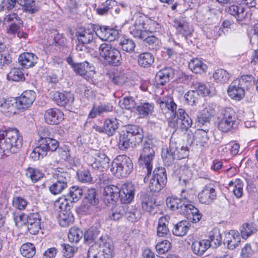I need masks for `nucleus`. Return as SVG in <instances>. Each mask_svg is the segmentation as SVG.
Here are the masks:
<instances>
[{"label": "nucleus", "instance_id": "f257e3e1", "mask_svg": "<svg viewBox=\"0 0 258 258\" xmlns=\"http://www.w3.org/2000/svg\"><path fill=\"white\" fill-rule=\"evenodd\" d=\"M145 20L144 16L135 14L132 20L133 23L130 27V33L135 38L141 39L149 44L156 43L158 38L153 35L154 30L149 26L154 24V22Z\"/></svg>", "mask_w": 258, "mask_h": 258}, {"label": "nucleus", "instance_id": "f03ea898", "mask_svg": "<svg viewBox=\"0 0 258 258\" xmlns=\"http://www.w3.org/2000/svg\"><path fill=\"white\" fill-rule=\"evenodd\" d=\"M23 138L17 128L0 132V153H17L22 147Z\"/></svg>", "mask_w": 258, "mask_h": 258}, {"label": "nucleus", "instance_id": "7ed1b4c3", "mask_svg": "<svg viewBox=\"0 0 258 258\" xmlns=\"http://www.w3.org/2000/svg\"><path fill=\"white\" fill-rule=\"evenodd\" d=\"M113 250L111 240L102 236L89 248L87 258H113Z\"/></svg>", "mask_w": 258, "mask_h": 258}, {"label": "nucleus", "instance_id": "20e7f679", "mask_svg": "<svg viewBox=\"0 0 258 258\" xmlns=\"http://www.w3.org/2000/svg\"><path fill=\"white\" fill-rule=\"evenodd\" d=\"M133 165L131 159L126 155L117 156L112 163L111 171L119 178L125 177L131 172Z\"/></svg>", "mask_w": 258, "mask_h": 258}, {"label": "nucleus", "instance_id": "39448f33", "mask_svg": "<svg viewBox=\"0 0 258 258\" xmlns=\"http://www.w3.org/2000/svg\"><path fill=\"white\" fill-rule=\"evenodd\" d=\"M237 124L238 118L234 110L230 107L223 109L218 123V129L227 133L236 128Z\"/></svg>", "mask_w": 258, "mask_h": 258}, {"label": "nucleus", "instance_id": "423d86ee", "mask_svg": "<svg viewBox=\"0 0 258 258\" xmlns=\"http://www.w3.org/2000/svg\"><path fill=\"white\" fill-rule=\"evenodd\" d=\"M100 56L109 64L118 66L121 63L122 58L119 51L111 44H101L99 47Z\"/></svg>", "mask_w": 258, "mask_h": 258}, {"label": "nucleus", "instance_id": "0eeeda50", "mask_svg": "<svg viewBox=\"0 0 258 258\" xmlns=\"http://www.w3.org/2000/svg\"><path fill=\"white\" fill-rule=\"evenodd\" d=\"M187 156V148L182 146L178 149L175 143H171L166 152L162 154V158L165 163L168 165L171 164L174 159H181Z\"/></svg>", "mask_w": 258, "mask_h": 258}, {"label": "nucleus", "instance_id": "6e6552de", "mask_svg": "<svg viewBox=\"0 0 258 258\" xmlns=\"http://www.w3.org/2000/svg\"><path fill=\"white\" fill-rule=\"evenodd\" d=\"M155 148L150 141L146 142L139 158V163L145 166L148 174L151 173L152 170Z\"/></svg>", "mask_w": 258, "mask_h": 258}, {"label": "nucleus", "instance_id": "1a4fd4ad", "mask_svg": "<svg viewBox=\"0 0 258 258\" xmlns=\"http://www.w3.org/2000/svg\"><path fill=\"white\" fill-rule=\"evenodd\" d=\"M166 181L165 169L163 167L156 168L150 181L149 188L152 191L158 192L164 187Z\"/></svg>", "mask_w": 258, "mask_h": 258}, {"label": "nucleus", "instance_id": "9d476101", "mask_svg": "<svg viewBox=\"0 0 258 258\" xmlns=\"http://www.w3.org/2000/svg\"><path fill=\"white\" fill-rule=\"evenodd\" d=\"M87 162L95 169L103 170L109 167V159L104 153L95 152L87 155Z\"/></svg>", "mask_w": 258, "mask_h": 258}, {"label": "nucleus", "instance_id": "9b49d317", "mask_svg": "<svg viewBox=\"0 0 258 258\" xmlns=\"http://www.w3.org/2000/svg\"><path fill=\"white\" fill-rule=\"evenodd\" d=\"M36 98L35 92L31 90L23 92L21 95L15 98L17 101V108L20 110H25L29 108Z\"/></svg>", "mask_w": 258, "mask_h": 258}, {"label": "nucleus", "instance_id": "f8f14e48", "mask_svg": "<svg viewBox=\"0 0 258 258\" xmlns=\"http://www.w3.org/2000/svg\"><path fill=\"white\" fill-rule=\"evenodd\" d=\"M157 102L159 104L163 113H170L169 118H172L175 117L177 105L172 98L168 97L159 98L157 100Z\"/></svg>", "mask_w": 258, "mask_h": 258}, {"label": "nucleus", "instance_id": "ddd939ff", "mask_svg": "<svg viewBox=\"0 0 258 258\" xmlns=\"http://www.w3.org/2000/svg\"><path fill=\"white\" fill-rule=\"evenodd\" d=\"M216 197L215 189L211 184L205 185L198 195L200 202L207 205L212 203Z\"/></svg>", "mask_w": 258, "mask_h": 258}, {"label": "nucleus", "instance_id": "4468645a", "mask_svg": "<svg viewBox=\"0 0 258 258\" xmlns=\"http://www.w3.org/2000/svg\"><path fill=\"white\" fill-rule=\"evenodd\" d=\"M241 240L240 233L237 231L231 230L225 234L224 244L229 249L233 250L240 245Z\"/></svg>", "mask_w": 258, "mask_h": 258}, {"label": "nucleus", "instance_id": "2eb2a0df", "mask_svg": "<svg viewBox=\"0 0 258 258\" xmlns=\"http://www.w3.org/2000/svg\"><path fill=\"white\" fill-rule=\"evenodd\" d=\"M95 31L96 36L103 41H112L118 35L116 30L105 26H95Z\"/></svg>", "mask_w": 258, "mask_h": 258}, {"label": "nucleus", "instance_id": "dca6fc26", "mask_svg": "<svg viewBox=\"0 0 258 258\" xmlns=\"http://www.w3.org/2000/svg\"><path fill=\"white\" fill-rule=\"evenodd\" d=\"M17 109L15 98H0V111L7 115L15 114L16 113Z\"/></svg>", "mask_w": 258, "mask_h": 258}, {"label": "nucleus", "instance_id": "f3484780", "mask_svg": "<svg viewBox=\"0 0 258 258\" xmlns=\"http://www.w3.org/2000/svg\"><path fill=\"white\" fill-rule=\"evenodd\" d=\"M51 97L59 106H66L71 105L74 101V98L71 93H60L58 91L51 92Z\"/></svg>", "mask_w": 258, "mask_h": 258}, {"label": "nucleus", "instance_id": "a211bd4d", "mask_svg": "<svg viewBox=\"0 0 258 258\" xmlns=\"http://www.w3.org/2000/svg\"><path fill=\"white\" fill-rule=\"evenodd\" d=\"M45 121L49 124H57L63 119V113L57 109L47 110L44 115Z\"/></svg>", "mask_w": 258, "mask_h": 258}, {"label": "nucleus", "instance_id": "6ab92c4d", "mask_svg": "<svg viewBox=\"0 0 258 258\" xmlns=\"http://www.w3.org/2000/svg\"><path fill=\"white\" fill-rule=\"evenodd\" d=\"M227 92L228 95L235 100L242 99L245 95L243 86H242L236 80L230 84L227 89Z\"/></svg>", "mask_w": 258, "mask_h": 258}, {"label": "nucleus", "instance_id": "aec40b11", "mask_svg": "<svg viewBox=\"0 0 258 258\" xmlns=\"http://www.w3.org/2000/svg\"><path fill=\"white\" fill-rule=\"evenodd\" d=\"M40 217L38 213H30L27 216V227L29 232L36 234L41 228Z\"/></svg>", "mask_w": 258, "mask_h": 258}, {"label": "nucleus", "instance_id": "412c9836", "mask_svg": "<svg viewBox=\"0 0 258 258\" xmlns=\"http://www.w3.org/2000/svg\"><path fill=\"white\" fill-rule=\"evenodd\" d=\"M173 26L176 31L184 37L190 35L193 29L184 18H178L174 21Z\"/></svg>", "mask_w": 258, "mask_h": 258}, {"label": "nucleus", "instance_id": "4be33fe9", "mask_svg": "<svg viewBox=\"0 0 258 258\" xmlns=\"http://www.w3.org/2000/svg\"><path fill=\"white\" fill-rule=\"evenodd\" d=\"M225 11L227 13L233 16L238 21L243 20L247 16L248 10L242 6L231 5L227 6Z\"/></svg>", "mask_w": 258, "mask_h": 258}, {"label": "nucleus", "instance_id": "5701e85b", "mask_svg": "<svg viewBox=\"0 0 258 258\" xmlns=\"http://www.w3.org/2000/svg\"><path fill=\"white\" fill-rule=\"evenodd\" d=\"M182 214L187 216L193 223L198 222L202 218L199 210L190 203H186L182 207Z\"/></svg>", "mask_w": 258, "mask_h": 258}, {"label": "nucleus", "instance_id": "b1692460", "mask_svg": "<svg viewBox=\"0 0 258 258\" xmlns=\"http://www.w3.org/2000/svg\"><path fill=\"white\" fill-rule=\"evenodd\" d=\"M135 194V187L131 183H126L122 185L120 189L119 197L123 203H129L134 199Z\"/></svg>", "mask_w": 258, "mask_h": 258}, {"label": "nucleus", "instance_id": "393cba45", "mask_svg": "<svg viewBox=\"0 0 258 258\" xmlns=\"http://www.w3.org/2000/svg\"><path fill=\"white\" fill-rule=\"evenodd\" d=\"M95 27L93 29H80L76 33L79 42L82 44L91 42L95 37Z\"/></svg>", "mask_w": 258, "mask_h": 258}, {"label": "nucleus", "instance_id": "a878e982", "mask_svg": "<svg viewBox=\"0 0 258 258\" xmlns=\"http://www.w3.org/2000/svg\"><path fill=\"white\" fill-rule=\"evenodd\" d=\"M120 188L117 186L110 185L104 188L103 196L104 200L108 203L113 204L119 197Z\"/></svg>", "mask_w": 258, "mask_h": 258}, {"label": "nucleus", "instance_id": "bb28decb", "mask_svg": "<svg viewBox=\"0 0 258 258\" xmlns=\"http://www.w3.org/2000/svg\"><path fill=\"white\" fill-rule=\"evenodd\" d=\"M18 60L21 66L25 68H29L35 65L38 57L34 53L25 52L20 55Z\"/></svg>", "mask_w": 258, "mask_h": 258}, {"label": "nucleus", "instance_id": "cd10ccee", "mask_svg": "<svg viewBox=\"0 0 258 258\" xmlns=\"http://www.w3.org/2000/svg\"><path fill=\"white\" fill-rule=\"evenodd\" d=\"M210 247V242L208 240H196L191 244V250L195 254L201 256Z\"/></svg>", "mask_w": 258, "mask_h": 258}, {"label": "nucleus", "instance_id": "c85d7f7f", "mask_svg": "<svg viewBox=\"0 0 258 258\" xmlns=\"http://www.w3.org/2000/svg\"><path fill=\"white\" fill-rule=\"evenodd\" d=\"M169 217L167 215L161 217L158 221L157 228V235L158 237H165L168 234Z\"/></svg>", "mask_w": 258, "mask_h": 258}, {"label": "nucleus", "instance_id": "c756f323", "mask_svg": "<svg viewBox=\"0 0 258 258\" xmlns=\"http://www.w3.org/2000/svg\"><path fill=\"white\" fill-rule=\"evenodd\" d=\"M173 76V69L168 67L159 71L156 76V79L158 81L159 84L164 85L166 82H168L170 78H172Z\"/></svg>", "mask_w": 258, "mask_h": 258}, {"label": "nucleus", "instance_id": "7c9ffc66", "mask_svg": "<svg viewBox=\"0 0 258 258\" xmlns=\"http://www.w3.org/2000/svg\"><path fill=\"white\" fill-rule=\"evenodd\" d=\"M188 67L190 70L196 74H201L205 72L207 67L200 59L194 58L188 63Z\"/></svg>", "mask_w": 258, "mask_h": 258}, {"label": "nucleus", "instance_id": "2f4dec72", "mask_svg": "<svg viewBox=\"0 0 258 258\" xmlns=\"http://www.w3.org/2000/svg\"><path fill=\"white\" fill-rule=\"evenodd\" d=\"M113 106L110 104H100L97 106H94L90 111L89 116L90 118H94L98 115L112 111Z\"/></svg>", "mask_w": 258, "mask_h": 258}, {"label": "nucleus", "instance_id": "473e14b6", "mask_svg": "<svg viewBox=\"0 0 258 258\" xmlns=\"http://www.w3.org/2000/svg\"><path fill=\"white\" fill-rule=\"evenodd\" d=\"M139 64L143 68H148L151 66L154 61V56L150 52H144L138 56Z\"/></svg>", "mask_w": 258, "mask_h": 258}, {"label": "nucleus", "instance_id": "72a5a7b5", "mask_svg": "<svg viewBox=\"0 0 258 258\" xmlns=\"http://www.w3.org/2000/svg\"><path fill=\"white\" fill-rule=\"evenodd\" d=\"M209 239L210 246L212 244L215 247L220 246L222 239L220 230L217 228H213L209 233Z\"/></svg>", "mask_w": 258, "mask_h": 258}, {"label": "nucleus", "instance_id": "f704fd0d", "mask_svg": "<svg viewBox=\"0 0 258 258\" xmlns=\"http://www.w3.org/2000/svg\"><path fill=\"white\" fill-rule=\"evenodd\" d=\"M229 186H233L232 191L236 198L239 199L243 195V182L241 179L236 178L229 181Z\"/></svg>", "mask_w": 258, "mask_h": 258}, {"label": "nucleus", "instance_id": "c9c22d12", "mask_svg": "<svg viewBox=\"0 0 258 258\" xmlns=\"http://www.w3.org/2000/svg\"><path fill=\"white\" fill-rule=\"evenodd\" d=\"M208 129H200L197 130L194 136V142L198 145L204 146L209 140Z\"/></svg>", "mask_w": 258, "mask_h": 258}, {"label": "nucleus", "instance_id": "e433bc0d", "mask_svg": "<svg viewBox=\"0 0 258 258\" xmlns=\"http://www.w3.org/2000/svg\"><path fill=\"white\" fill-rule=\"evenodd\" d=\"M167 206L172 210H177L178 212L182 214V207L185 206V203H182L181 200L174 197H169L166 199Z\"/></svg>", "mask_w": 258, "mask_h": 258}, {"label": "nucleus", "instance_id": "4c0bfd02", "mask_svg": "<svg viewBox=\"0 0 258 258\" xmlns=\"http://www.w3.org/2000/svg\"><path fill=\"white\" fill-rule=\"evenodd\" d=\"M136 111L140 117H145L153 113L154 105L149 103H141L137 107Z\"/></svg>", "mask_w": 258, "mask_h": 258}, {"label": "nucleus", "instance_id": "58836bf2", "mask_svg": "<svg viewBox=\"0 0 258 258\" xmlns=\"http://www.w3.org/2000/svg\"><path fill=\"white\" fill-rule=\"evenodd\" d=\"M53 177L58 182H66L68 184L70 179V174L61 168H57L53 172Z\"/></svg>", "mask_w": 258, "mask_h": 258}, {"label": "nucleus", "instance_id": "ea45409f", "mask_svg": "<svg viewBox=\"0 0 258 258\" xmlns=\"http://www.w3.org/2000/svg\"><path fill=\"white\" fill-rule=\"evenodd\" d=\"M124 133L128 135L131 138L133 136H136L135 139L137 142H141L143 140L142 129L137 125H128Z\"/></svg>", "mask_w": 258, "mask_h": 258}, {"label": "nucleus", "instance_id": "a19ab883", "mask_svg": "<svg viewBox=\"0 0 258 258\" xmlns=\"http://www.w3.org/2000/svg\"><path fill=\"white\" fill-rule=\"evenodd\" d=\"M105 133L108 136H112L118 127V122L116 119H107L104 122Z\"/></svg>", "mask_w": 258, "mask_h": 258}, {"label": "nucleus", "instance_id": "79ce46f5", "mask_svg": "<svg viewBox=\"0 0 258 258\" xmlns=\"http://www.w3.org/2000/svg\"><path fill=\"white\" fill-rule=\"evenodd\" d=\"M25 175L33 182L35 183L43 178L44 174L37 168L28 167L25 170Z\"/></svg>", "mask_w": 258, "mask_h": 258}, {"label": "nucleus", "instance_id": "37998d69", "mask_svg": "<svg viewBox=\"0 0 258 258\" xmlns=\"http://www.w3.org/2000/svg\"><path fill=\"white\" fill-rule=\"evenodd\" d=\"M213 78L217 83H226L230 78V75L224 69H218L213 74Z\"/></svg>", "mask_w": 258, "mask_h": 258}, {"label": "nucleus", "instance_id": "c03bdc74", "mask_svg": "<svg viewBox=\"0 0 258 258\" xmlns=\"http://www.w3.org/2000/svg\"><path fill=\"white\" fill-rule=\"evenodd\" d=\"M20 250L22 255L27 258L33 257L36 252L34 245L29 242L23 244L20 247Z\"/></svg>", "mask_w": 258, "mask_h": 258}, {"label": "nucleus", "instance_id": "a18cd8bd", "mask_svg": "<svg viewBox=\"0 0 258 258\" xmlns=\"http://www.w3.org/2000/svg\"><path fill=\"white\" fill-rule=\"evenodd\" d=\"M188 223L186 221H182L176 224L172 231L174 235L178 236L185 235L188 230Z\"/></svg>", "mask_w": 258, "mask_h": 258}, {"label": "nucleus", "instance_id": "49530a36", "mask_svg": "<svg viewBox=\"0 0 258 258\" xmlns=\"http://www.w3.org/2000/svg\"><path fill=\"white\" fill-rule=\"evenodd\" d=\"M125 213L124 207L121 205H116L111 209L109 218L112 220H117L120 219Z\"/></svg>", "mask_w": 258, "mask_h": 258}, {"label": "nucleus", "instance_id": "de8ad7c7", "mask_svg": "<svg viewBox=\"0 0 258 258\" xmlns=\"http://www.w3.org/2000/svg\"><path fill=\"white\" fill-rule=\"evenodd\" d=\"M18 4L22 6L24 10L30 14L36 13L38 11L34 0H18Z\"/></svg>", "mask_w": 258, "mask_h": 258}, {"label": "nucleus", "instance_id": "09e8293b", "mask_svg": "<svg viewBox=\"0 0 258 258\" xmlns=\"http://www.w3.org/2000/svg\"><path fill=\"white\" fill-rule=\"evenodd\" d=\"M109 78L112 82L114 84L122 85L124 84L127 80V77L123 72H115L109 74Z\"/></svg>", "mask_w": 258, "mask_h": 258}, {"label": "nucleus", "instance_id": "8fccbe9b", "mask_svg": "<svg viewBox=\"0 0 258 258\" xmlns=\"http://www.w3.org/2000/svg\"><path fill=\"white\" fill-rule=\"evenodd\" d=\"M83 195V190L79 187L73 186L70 188V192L68 195L69 198V201L71 203H75L82 197Z\"/></svg>", "mask_w": 258, "mask_h": 258}, {"label": "nucleus", "instance_id": "3c124183", "mask_svg": "<svg viewBox=\"0 0 258 258\" xmlns=\"http://www.w3.org/2000/svg\"><path fill=\"white\" fill-rule=\"evenodd\" d=\"M73 68L74 71L81 76L86 75L88 70L92 71V67L87 61L74 64Z\"/></svg>", "mask_w": 258, "mask_h": 258}, {"label": "nucleus", "instance_id": "603ef678", "mask_svg": "<svg viewBox=\"0 0 258 258\" xmlns=\"http://www.w3.org/2000/svg\"><path fill=\"white\" fill-rule=\"evenodd\" d=\"M131 138L124 132H122L119 137L118 146L120 150H125L129 148L131 144Z\"/></svg>", "mask_w": 258, "mask_h": 258}, {"label": "nucleus", "instance_id": "864d4df0", "mask_svg": "<svg viewBox=\"0 0 258 258\" xmlns=\"http://www.w3.org/2000/svg\"><path fill=\"white\" fill-rule=\"evenodd\" d=\"M83 232L77 228H71L68 233V239L71 242L77 243L82 238Z\"/></svg>", "mask_w": 258, "mask_h": 258}, {"label": "nucleus", "instance_id": "5fc2aeb1", "mask_svg": "<svg viewBox=\"0 0 258 258\" xmlns=\"http://www.w3.org/2000/svg\"><path fill=\"white\" fill-rule=\"evenodd\" d=\"M7 78L10 80L18 82L24 80V75L21 69L14 68L8 74Z\"/></svg>", "mask_w": 258, "mask_h": 258}, {"label": "nucleus", "instance_id": "6e6d98bb", "mask_svg": "<svg viewBox=\"0 0 258 258\" xmlns=\"http://www.w3.org/2000/svg\"><path fill=\"white\" fill-rule=\"evenodd\" d=\"M72 203L69 201V198L65 197L59 198L55 202V206L62 211H67L70 209Z\"/></svg>", "mask_w": 258, "mask_h": 258}, {"label": "nucleus", "instance_id": "4d7b16f0", "mask_svg": "<svg viewBox=\"0 0 258 258\" xmlns=\"http://www.w3.org/2000/svg\"><path fill=\"white\" fill-rule=\"evenodd\" d=\"M73 221V216L68 211H62L59 214V222L62 227L69 226Z\"/></svg>", "mask_w": 258, "mask_h": 258}, {"label": "nucleus", "instance_id": "13d9d810", "mask_svg": "<svg viewBox=\"0 0 258 258\" xmlns=\"http://www.w3.org/2000/svg\"><path fill=\"white\" fill-rule=\"evenodd\" d=\"M68 184H66V182L55 181L49 187V189L52 194L56 195L61 193L68 187Z\"/></svg>", "mask_w": 258, "mask_h": 258}, {"label": "nucleus", "instance_id": "bf43d9fd", "mask_svg": "<svg viewBox=\"0 0 258 258\" xmlns=\"http://www.w3.org/2000/svg\"><path fill=\"white\" fill-rule=\"evenodd\" d=\"M119 105L122 109L130 110L135 108L136 102L133 97H125L120 99Z\"/></svg>", "mask_w": 258, "mask_h": 258}, {"label": "nucleus", "instance_id": "052dcab7", "mask_svg": "<svg viewBox=\"0 0 258 258\" xmlns=\"http://www.w3.org/2000/svg\"><path fill=\"white\" fill-rule=\"evenodd\" d=\"M199 96V93L198 91L191 90L185 94L184 98L189 105H194L198 103Z\"/></svg>", "mask_w": 258, "mask_h": 258}, {"label": "nucleus", "instance_id": "680f3d73", "mask_svg": "<svg viewBox=\"0 0 258 258\" xmlns=\"http://www.w3.org/2000/svg\"><path fill=\"white\" fill-rule=\"evenodd\" d=\"M87 202L92 205H96L99 203V199L96 190L95 188H90L87 190L86 196Z\"/></svg>", "mask_w": 258, "mask_h": 258}, {"label": "nucleus", "instance_id": "e2e57ef3", "mask_svg": "<svg viewBox=\"0 0 258 258\" xmlns=\"http://www.w3.org/2000/svg\"><path fill=\"white\" fill-rule=\"evenodd\" d=\"M116 4V2L114 0H107L103 3L102 7L96 9V12L100 15H105L110 9L115 6Z\"/></svg>", "mask_w": 258, "mask_h": 258}, {"label": "nucleus", "instance_id": "0e129e2a", "mask_svg": "<svg viewBox=\"0 0 258 258\" xmlns=\"http://www.w3.org/2000/svg\"><path fill=\"white\" fill-rule=\"evenodd\" d=\"M170 247V242L168 240H165L157 243L155 248L158 254H163L168 252Z\"/></svg>", "mask_w": 258, "mask_h": 258}, {"label": "nucleus", "instance_id": "69168bd1", "mask_svg": "<svg viewBox=\"0 0 258 258\" xmlns=\"http://www.w3.org/2000/svg\"><path fill=\"white\" fill-rule=\"evenodd\" d=\"M244 88L245 87H250L254 85V78L251 75H243L239 79H236Z\"/></svg>", "mask_w": 258, "mask_h": 258}, {"label": "nucleus", "instance_id": "338daca9", "mask_svg": "<svg viewBox=\"0 0 258 258\" xmlns=\"http://www.w3.org/2000/svg\"><path fill=\"white\" fill-rule=\"evenodd\" d=\"M255 231V228L251 224H244L241 228V237L247 239Z\"/></svg>", "mask_w": 258, "mask_h": 258}, {"label": "nucleus", "instance_id": "774afa93", "mask_svg": "<svg viewBox=\"0 0 258 258\" xmlns=\"http://www.w3.org/2000/svg\"><path fill=\"white\" fill-rule=\"evenodd\" d=\"M12 203L15 208L20 210H24L28 204L27 200L21 197H14Z\"/></svg>", "mask_w": 258, "mask_h": 258}]
</instances>
